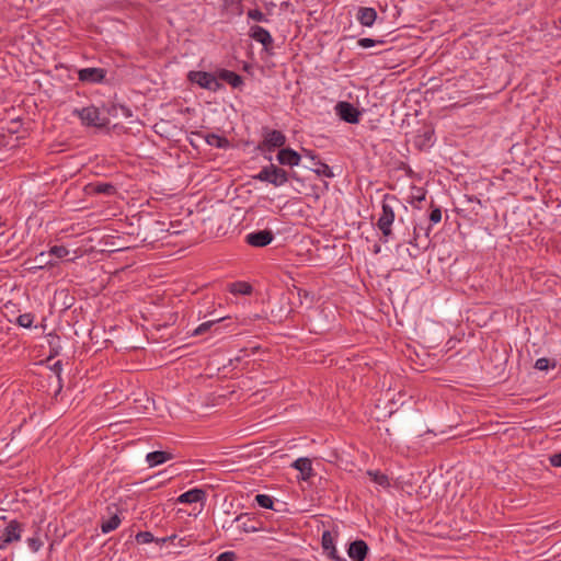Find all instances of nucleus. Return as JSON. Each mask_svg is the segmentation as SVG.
Returning <instances> with one entry per match:
<instances>
[{"instance_id":"obj_46","label":"nucleus","mask_w":561,"mask_h":561,"mask_svg":"<svg viewBox=\"0 0 561 561\" xmlns=\"http://www.w3.org/2000/svg\"><path fill=\"white\" fill-rule=\"evenodd\" d=\"M425 138L430 139L431 138V133H425Z\"/></svg>"},{"instance_id":"obj_20","label":"nucleus","mask_w":561,"mask_h":561,"mask_svg":"<svg viewBox=\"0 0 561 561\" xmlns=\"http://www.w3.org/2000/svg\"><path fill=\"white\" fill-rule=\"evenodd\" d=\"M367 474L370 477L371 481L376 484L387 489L390 486V481L387 474L382 473L379 470H368Z\"/></svg>"},{"instance_id":"obj_21","label":"nucleus","mask_w":561,"mask_h":561,"mask_svg":"<svg viewBox=\"0 0 561 561\" xmlns=\"http://www.w3.org/2000/svg\"><path fill=\"white\" fill-rule=\"evenodd\" d=\"M205 140L209 146L216 147V148H227L229 147V140L226 137L216 135V134H208L205 136Z\"/></svg>"},{"instance_id":"obj_16","label":"nucleus","mask_w":561,"mask_h":561,"mask_svg":"<svg viewBox=\"0 0 561 561\" xmlns=\"http://www.w3.org/2000/svg\"><path fill=\"white\" fill-rule=\"evenodd\" d=\"M205 496H206V492L204 490L192 489V490H188V491L184 492L183 494H181L178 497V502L192 504V503L202 502L205 499Z\"/></svg>"},{"instance_id":"obj_10","label":"nucleus","mask_w":561,"mask_h":561,"mask_svg":"<svg viewBox=\"0 0 561 561\" xmlns=\"http://www.w3.org/2000/svg\"><path fill=\"white\" fill-rule=\"evenodd\" d=\"M106 70L103 68H83L78 71V78L87 83H100L105 79Z\"/></svg>"},{"instance_id":"obj_8","label":"nucleus","mask_w":561,"mask_h":561,"mask_svg":"<svg viewBox=\"0 0 561 561\" xmlns=\"http://www.w3.org/2000/svg\"><path fill=\"white\" fill-rule=\"evenodd\" d=\"M249 35L255 42L261 43L265 51L270 54L272 53L273 38L267 30L259 25H253L250 28Z\"/></svg>"},{"instance_id":"obj_12","label":"nucleus","mask_w":561,"mask_h":561,"mask_svg":"<svg viewBox=\"0 0 561 561\" xmlns=\"http://www.w3.org/2000/svg\"><path fill=\"white\" fill-rule=\"evenodd\" d=\"M276 159L280 165L297 167L301 161L300 154L291 148H282Z\"/></svg>"},{"instance_id":"obj_32","label":"nucleus","mask_w":561,"mask_h":561,"mask_svg":"<svg viewBox=\"0 0 561 561\" xmlns=\"http://www.w3.org/2000/svg\"><path fill=\"white\" fill-rule=\"evenodd\" d=\"M357 44L363 48H369V47L375 46L376 44H383V41H376L373 38L364 37V38H359Z\"/></svg>"},{"instance_id":"obj_25","label":"nucleus","mask_w":561,"mask_h":561,"mask_svg":"<svg viewBox=\"0 0 561 561\" xmlns=\"http://www.w3.org/2000/svg\"><path fill=\"white\" fill-rule=\"evenodd\" d=\"M255 502L257 503L259 506L268 510H272L274 504L273 499L267 494H257L255 496Z\"/></svg>"},{"instance_id":"obj_7","label":"nucleus","mask_w":561,"mask_h":561,"mask_svg":"<svg viewBox=\"0 0 561 561\" xmlns=\"http://www.w3.org/2000/svg\"><path fill=\"white\" fill-rule=\"evenodd\" d=\"M22 524L16 519L8 523L1 535V546L10 545L21 539Z\"/></svg>"},{"instance_id":"obj_2","label":"nucleus","mask_w":561,"mask_h":561,"mask_svg":"<svg viewBox=\"0 0 561 561\" xmlns=\"http://www.w3.org/2000/svg\"><path fill=\"white\" fill-rule=\"evenodd\" d=\"M253 179L270 183L277 187L283 186L288 182L289 174L286 170L271 163L270 165L263 167L262 170L253 176Z\"/></svg>"},{"instance_id":"obj_17","label":"nucleus","mask_w":561,"mask_h":561,"mask_svg":"<svg viewBox=\"0 0 561 561\" xmlns=\"http://www.w3.org/2000/svg\"><path fill=\"white\" fill-rule=\"evenodd\" d=\"M217 76L218 79L226 81L232 88H240L243 84V78L231 70L220 69Z\"/></svg>"},{"instance_id":"obj_11","label":"nucleus","mask_w":561,"mask_h":561,"mask_svg":"<svg viewBox=\"0 0 561 561\" xmlns=\"http://www.w3.org/2000/svg\"><path fill=\"white\" fill-rule=\"evenodd\" d=\"M369 548L366 541L357 539L350 543L347 554L353 561H364L368 554Z\"/></svg>"},{"instance_id":"obj_31","label":"nucleus","mask_w":561,"mask_h":561,"mask_svg":"<svg viewBox=\"0 0 561 561\" xmlns=\"http://www.w3.org/2000/svg\"><path fill=\"white\" fill-rule=\"evenodd\" d=\"M248 18L256 22H267L266 16L259 9L249 10Z\"/></svg>"},{"instance_id":"obj_27","label":"nucleus","mask_w":561,"mask_h":561,"mask_svg":"<svg viewBox=\"0 0 561 561\" xmlns=\"http://www.w3.org/2000/svg\"><path fill=\"white\" fill-rule=\"evenodd\" d=\"M316 165L318 167V168L316 169V172H317L318 174L324 175V176H327V178H332V176L334 175V174H333V172H332V170H331V168H330L327 163H324V162H322V161L318 160V161L316 162Z\"/></svg>"},{"instance_id":"obj_47","label":"nucleus","mask_w":561,"mask_h":561,"mask_svg":"<svg viewBox=\"0 0 561 561\" xmlns=\"http://www.w3.org/2000/svg\"><path fill=\"white\" fill-rule=\"evenodd\" d=\"M413 231H414V234H415V237H414V241H416V238H417V234H416V228H413Z\"/></svg>"},{"instance_id":"obj_6","label":"nucleus","mask_w":561,"mask_h":561,"mask_svg":"<svg viewBox=\"0 0 561 561\" xmlns=\"http://www.w3.org/2000/svg\"><path fill=\"white\" fill-rule=\"evenodd\" d=\"M335 110L342 121L350 124H357L359 122L360 113L353 104L341 101L336 104Z\"/></svg>"},{"instance_id":"obj_43","label":"nucleus","mask_w":561,"mask_h":561,"mask_svg":"<svg viewBox=\"0 0 561 561\" xmlns=\"http://www.w3.org/2000/svg\"><path fill=\"white\" fill-rule=\"evenodd\" d=\"M224 2H225V4H226V5H227L229 2H231V3H234V2H236V3H238V4L240 3V1H239V0H224Z\"/></svg>"},{"instance_id":"obj_39","label":"nucleus","mask_w":561,"mask_h":561,"mask_svg":"<svg viewBox=\"0 0 561 561\" xmlns=\"http://www.w3.org/2000/svg\"><path fill=\"white\" fill-rule=\"evenodd\" d=\"M549 460L551 466L561 467V453L550 456Z\"/></svg>"},{"instance_id":"obj_3","label":"nucleus","mask_w":561,"mask_h":561,"mask_svg":"<svg viewBox=\"0 0 561 561\" xmlns=\"http://www.w3.org/2000/svg\"><path fill=\"white\" fill-rule=\"evenodd\" d=\"M263 140L256 149L261 152H273L276 148H283L286 144V136L277 129L263 128Z\"/></svg>"},{"instance_id":"obj_13","label":"nucleus","mask_w":561,"mask_h":561,"mask_svg":"<svg viewBox=\"0 0 561 561\" xmlns=\"http://www.w3.org/2000/svg\"><path fill=\"white\" fill-rule=\"evenodd\" d=\"M321 545L323 550L328 553L329 558H331L334 561H346L345 558H342L337 554L334 539L331 535V531L324 530L321 538Z\"/></svg>"},{"instance_id":"obj_28","label":"nucleus","mask_w":561,"mask_h":561,"mask_svg":"<svg viewBox=\"0 0 561 561\" xmlns=\"http://www.w3.org/2000/svg\"><path fill=\"white\" fill-rule=\"evenodd\" d=\"M34 321V316L32 313H23L18 317V324L23 328H31Z\"/></svg>"},{"instance_id":"obj_38","label":"nucleus","mask_w":561,"mask_h":561,"mask_svg":"<svg viewBox=\"0 0 561 561\" xmlns=\"http://www.w3.org/2000/svg\"><path fill=\"white\" fill-rule=\"evenodd\" d=\"M426 197V192L419 187V188H415V194H413V199L417 201V202H422L424 201Z\"/></svg>"},{"instance_id":"obj_24","label":"nucleus","mask_w":561,"mask_h":561,"mask_svg":"<svg viewBox=\"0 0 561 561\" xmlns=\"http://www.w3.org/2000/svg\"><path fill=\"white\" fill-rule=\"evenodd\" d=\"M230 291L233 294L250 295L252 286L244 282H237L231 284Z\"/></svg>"},{"instance_id":"obj_18","label":"nucleus","mask_w":561,"mask_h":561,"mask_svg":"<svg viewBox=\"0 0 561 561\" xmlns=\"http://www.w3.org/2000/svg\"><path fill=\"white\" fill-rule=\"evenodd\" d=\"M293 467L301 474L302 480H308L312 476V465L309 458H298L294 461Z\"/></svg>"},{"instance_id":"obj_41","label":"nucleus","mask_w":561,"mask_h":561,"mask_svg":"<svg viewBox=\"0 0 561 561\" xmlns=\"http://www.w3.org/2000/svg\"><path fill=\"white\" fill-rule=\"evenodd\" d=\"M53 369L57 374V376L59 377L60 376V371H61V363L60 362L55 363L54 366H53Z\"/></svg>"},{"instance_id":"obj_22","label":"nucleus","mask_w":561,"mask_h":561,"mask_svg":"<svg viewBox=\"0 0 561 561\" xmlns=\"http://www.w3.org/2000/svg\"><path fill=\"white\" fill-rule=\"evenodd\" d=\"M121 524V518L117 514L112 515L107 520L101 524V530L103 534H108L115 530Z\"/></svg>"},{"instance_id":"obj_44","label":"nucleus","mask_w":561,"mask_h":561,"mask_svg":"<svg viewBox=\"0 0 561 561\" xmlns=\"http://www.w3.org/2000/svg\"><path fill=\"white\" fill-rule=\"evenodd\" d=\"M305 152H306V154H307L308 157H310L311 159H313V160L316 159V157L312 154V152H311V151H309V150H305Z\"/></svg>"},{"instance_id":"obj_30","label":"nucleus","mask_w":561,"mask_h":561,"mask_svg":"<svg viewBox=\"0 0 561 561\" xmlns=\"http://www.w3.org/2000/svg\"><path fill=\"white\" fill-rule=\"evenodd\" d=\"M153 540H154V537L150 531H139L136 535V541L140 545L150 543Z\"/></svg>"},{"instance_id":"obj_35","label":"nucleus","mask_w":561,"mask_h":561,"mask_svg":"<svg viewBox=\"0 0 561 561\" xmlns=\"http://www.w3.org/2000/svg\"><path fill=\"white\" fill-rule=\"evenodd\" d=\"M237 556L233 551H226L217 557V561H236Z\"/></svg>"},{"instance_id":"obj_49","label":"nucleus","mask_w":561,"mask_h":561,"mask_svg":"<svg viewBox=\"0 0 561 561\" xmlns=\"http://www.w3.org/2000/svg\"><path fill=\"white\" fill-rule=\"evenodd\" d=\"M379 252V247H376L375 248V253H378Z\"/></svg>"},{"instance_id":"obj_4","label":"nucleus","mask_w":561,"mask_h":561,"mask_svg":"<svg viewBox=\"0 0 561 561\" xmlns=\"http://www.w3.org/2000/svg\"><path fill=\"white\" fill-rule=\"evenodd\" d=\"M73 114L77 115L83 125L92 127H105L108 124V118L101 116L100 110L95 106H87L83 108H76Z\"/></svg>"},{"instance_id":"obj_37","label":"nucleus","mask_w":561,"mask_h":561,"mask_svg":"<svg viewBox=\"0 0 561 561\" xmlns=\"http://www.w3.org/2000/svg\"><path fill=\"white\" fill-rule=\"evenodd\" d=\"M549 367V359L546 357L538 358L535 363V368L538 370H547Z\"/></svg>"},{"instance_id":"obj_36","label":"nucleus","mask_w":561,"mask_h":561,"mask_svg":"<svg viewBox=\"0 0 561 561\" xmlns=\"http://www.w3.org/2000/svg\"><path fill=\"white\" fill-rule=\"evenodd\" d=\"M252 520L250 518H248V522H243L242 525H240V528L244 531V533H254V531H257L259 528L256 526H254L252 523Z\"/></svg>"},{"instance_id":"obj_15","label":"nucleus","mask_w":561,"mask_h":561,"mask_svg":"<svg viewBox=\"0 0 561 561\" xmlns=\"http://www.w3.org/2000/svg\"><path fill=\"white\" fill-rule=\"evenodd\" d=\"M356 18L363 26L369 27L375 23L377 19V12L374 8L360 7L358 8Z\"/></svg>"},{"instance_id":"obj_33","label":"nucleus","mask_w":561,"mask_h":561,"mask_svg":"<svg viewBox=\"0 0 561 561\" xmlns=\"http://www.w3.org/2000/svg\"><path fill=\"white\" fill-rule=\"evenodd\" d=\"M431 207H432V210L430 214V220L433 224H438L442 220V210L439 207H436L433 204L431 205Z\"/></svg>"},{"instance_id":"obj_45","label":"nucleus","mask_w":561,"mask_h":561,"mask_svg":"<svg viewBox=\"0 0 561 561\" xmlns=\"http://www.w3.org/2000/svg\"><path fill=\"white\" fill-rule=\"evenodd\" d=\"M301 297H308V293L306 290H304V293L301 294Z\"/></svg>"},{"instance_id":"obj_19","label":"nucleus","mask_w":561,"mask_h":561,"mask_svg":"<svg viewBox=\"0 0 561 561\" xmlns=\"http://www.w3.org/2000/svg\"><path fill=\"white\" fill-rule=\"evenodd\" d=\"M173 455L168 451L157 450L151 451L147 455L146 459L150 467H154L161 463H164L168 460H171Z\"/></svg>"},{"instance_id":"obj_23","label":"nucleus","mask_w":561,"mask_h":561,"mask_svg":"<svg viewBox=\"0 0 561 561\" xmlns=\"http://www.w3.org/2000/svg\"><path fill=\"white\" fill-rule=\"evenodd\" d=\"M35 265L34 268H43L44 266H53L54 262L51 261L50 254L47 252H41L34 259Z\"/></svg>"},{"instance_id":"obj_26","label":"nucleus","mask_w":561,"mask_h":561,"mask_svg":"<svg viewBox=\"0 0 561 561\" xmlns=\"http://www.w3.org/2000/svg\"><path fill=\"white\" fill-rule=\"evenodd\" d=\"M47 253L50 254V257L56 256L57 259H62L69 254V251L64 245H54Z\"/></svg>"},{"instance_id":"obj_9","label":"nucleus","mask_w":561,"mask_h":561,"mask_svg":"<svg viewBox=\"0 0 561 561\" xmlns=\"http://www.w3.org/2000/svg\"><path fill=\"white\" fill-rule=\"evenodd\" d=\"M273 239H274L273 232L267 229L249 233L245 237L247 243L254 248L266 247L273 241Z\"/></svg>"},{"instance_id":"obj_14","label":"nucleus","mask_w":561,"mask_h":561,"mask_svg":"<svg viewBox=\"0 0 561 561\" xmlns=\"http://www.w3.org/2000/svg\"><path fill=\"white\" fill-rule=\"evenodd\" d=\"M85 191L88 194L112 196L116 193V187L112 183H90Z\"/></svg>"},{"instance_id":"obj_1","label":"nucleus","mask_w":561,"mask_h":561,"mask_svg":"<svg viewBox=\"0 0 561 561\" xmlns=\"http://www.w3.org/2000/svg\"><path fill=\"white\" fill-rule=\"evenodd\" d=\"M399 204L396 196L386 194L381 203V215L378 218L377 227L382 232L383 241L387 242L388 238L392 234L391 226L394 221V206Z\"/></svg>"},{"instance_id":"obj_29","label":"nucleus","mask_w":561,"mask_h":561,"mask_svg":"<svg viewBox=\"0 0 561 561\" xmlns=\"http://www.w3.org/2000/svg\"><path fill=\"white\" fill-rule=\"evenodd\" d=\"M27 546L33 552H37L43 547V541L37 533L34 537L27 539Z\"/></svg>"},{"instance_id":"obj_34","label":"nucleus","mask_w":561,"mask_h":561,"mask_svg":"<svg viewBox=\"0 0 561 561\" xmlns=\"http://www.w3.org/2000/svg\"><path fill=\"white\" fill-rule=\"evenodd\" d=\"M215 323V321H207V322H204L202 324H199L195 331H194V335H199V334H203L205 333L207 330H209V328Z\"/></svg>"},{"instance_id":"obj_42","label":"nucleus","mask_w":561,"mask_h":561,"mask_svg":"<svg viewBox=\"0 0 561 561\" xmlns=\"http://www.w3.org/2000/svg\"><path fill=\"white\" fill-rule=\"evenodd\" d=\"M244 517H245V515L241 514V515L236 517L234 522L236 523H241Z\"/></svg>"},{"instance_id":"obj_48","label":"nucleus","mask_w":561,"mask_h":561,"mask_svg":"<svg viewBox=\"0 0 561 561\" xmlns=\"http://www.w3.org/2000/svg\"><path fill=\"white\" fill-rule=\"evenodd\" d=\"M286 312H287V313L293 312V308H291V307L287 308Z\"/></svg>"},{"instance_id":"obj_40","label":"nucleus","mask_w":561,"mask_h":561,"mask_svg":"<svg viewBox=\"0 0 561 561\" xmlns=\"http://www.w3.org/2000/svg\"><path fill=\"white\" fill-rule=\"evenodd\" d=\"M302 293H304V290L301 288H298V287L294 286L291 289H289L287 291V295H288L287 299L289 300L291 296H295V294H297V296L299 298H301V294Z\"/></svg>"},{"instance_id":"obj_5","label":"nucleus","mask_w":561,"mask_h":561,"mask_svg":"<svg viewBox=\"0 0 561 561\" xmlns=\"http://www.w3.org/2000/svg\"><path fill=\"white\" fill-rule=\"evenodd\" d=\"M187 79L192 83H196L201 88L213 92L219 91L224 88V85L218 80V76L207 71H190Z\"/></svg>"}]
</instances>
